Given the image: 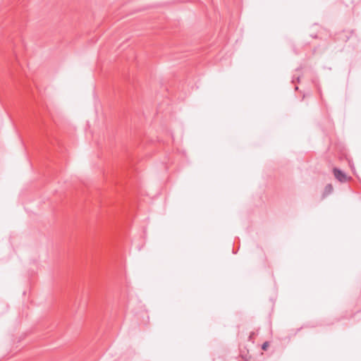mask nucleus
Here are the masks:
<instances>
[{"mask_svg":"<svg viewBox=\"0 0 361 361\" xmlns=\"http://www.w3.org/2000/svg\"><path fill=\"white\" fill-rule=\"evenodd\" d=\"M296 80H297V82H299V81H300V77H299V76H298V77L296 78Z\"/></svg>","mask_w":361,"mask_h":361,"instance_id":"nucleus-5","label":"nucleus"},{"mask_svg":"<svg viewBox=\"0 0 361 361\" xmlns=\"http://www.w3.org/2000/svg\"><path fill=\"white\" fill-rule=\"evenodd\" d=\"M334 175L335 178L341 183H345L348 180L347 175L345 172L338 168H334Z\"/></svg>","mask_w":361,"mask_h":361,"instance_id":"nucleus-1","label":"nucleus"},{"mask_svg":"<svg viewBox=\"0 0 361 361\" xmlns=\"http://www.w3.org/2000/svg\"><path fill=\"white\" fill-rule=\"evenodd\" d=\"M269 342L268 341H265L262 345V349L263 350H267L268 347H269Z\"/></svg>","mask_w":361,"mask_h":361,"instance_id":"nucleus-4","label":"nucleus"},{"mask_svg":"<svg viewBox=\"0 0 361 361\" xmlns=\"http://www.w3.org/2000/svg\"><path fill=\"white\" fill-rule=\"evenodd\" d=\"M256 333L255 331H252L250 334V336L248 337V341H251L252 343H254V336H255Z\"/></svg>","mask_w":361,"mask_h":361,"instance_id":"nucleus-3","label":"nucleus"},{"mask_svg":"<svg viewBox=\"0 0 361 361\" xmlns=\"http://www.w3.org/2000/svg\"><path fill=\"white\" fill-rule=\"evenodd\" d=\"M334 190L333 186L331 184H327L324 190L322 197L325 198L329 195L331 194Z\"/></svg>","mask_w":361,"mask_h":361,"instance_id":"nucleus-2","label":"nucleus"}]
</instances>
